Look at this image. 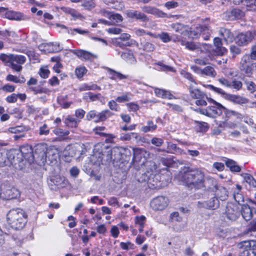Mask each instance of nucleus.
<instances>
[{"label": "nucleus", "instance_id": "c756f323", "mask_svg": "<svg viewBox=\"0 0 256 256\" xmlns=\"http://www.w3.org/2000/svg\"><path fill=\"white\" fill-rule=\"evenodd\" d=\"M216 76V72L213 67L211 66H206L202 68V76L214 78Z\"/></svg>", "mask_w": 256, "mask_h": 256}, {"label": "nucleus", "instance_id": "6e6d98bb", "mask_svg": "<svg viewBox=\"0 0 256 256\" xmlns=\"http://www.w3.org/2000/svg\"><path fill=\"white\" fill-rule=\"evenodd\" d=\"M241 244L240 250V256H250L249 248L244 246V242H242Z\"/></svg>", "mask_w": 256, "mask_h": 256}, {"label": "nucleus", "instance_id": "ddd939ff", "mask_svg": "<svg viewBox=\"0 0 256 256\" xmlns=\"http://www.w3.org/2000/svg\"><path fill=\"white\" fill-rule=\"evenodd\" d=\"M86 150L85 144H80L67 146L65 149V152L66 151L69 152L68 154L69 157H73L76 155L81 156L85 154Z\"/></svg>", "mask_w": 256, "mask_h": 256}, {"label": "nucleus", "instance_id": "603ef678", "mask_svg": "<svg viewBox=\"0 0 256 256\" xmlns=\"http://www.w3.org/2000/svg\"><path fill=\"white\" fill-rule=\"evenodd\" d=\"M130 94L126 92L125 94L116 98V101L118 102H124L130 100Z\"/></svg>", "mask_w": 256, "mask_h": 256}, {"label": "nucleus", "instance_id": "7ed1b4c3", "mask_svg": "<svg viewBox=\"0 0 256 256\" xmlns=\"http://www.w3.org/2000/svg\"><path fill=\"white\" fill-rule=\"evenodd\" d=\"M40 148H42L40 151V163L54 164L57 162L60 156L58 148L54 147L50 148L47 149L46 152L44 151L43 147L40 146Z\"/></svg>", "mask_w": 256, "mask_h": 256}, {"label": "nucleus", "instance_id": "6ab92c4d", "mask_svg": "<svg viewBox=\"0 0 256 256\" xmlns=\"http://www.w3.org/2000/svg\"><path fill=\"white\" fill-rule=\"evenodd\" d=\"M252 34L247 32L245 33H241L238 34L236 39V43L238 45H243L247 44L252 40Z\"/></svg>", "mask_w": 256, "mask_h": 256}, {"label": "nucleus", "instance_id": "f704fd0d", "mask_svg": "<svg viewBox=\"0 0 256 256\" xmlns=\"http://www.w3.org/2000/svg\"><path fill=\"white\" fill-rule=\"evenodd\" d=\"M147 125L141 128V131L146 133L149 132H153L157 128V125L154 124L152 120H148L146 122Z\"/></svg>", "mask_w": 256, "mask_h": 256}, {"label": "nucleus", "instance_id": "4468645a", "mask_svg": "<svg viewBox=\"0 0 256 256\" xmlns=\"http://www.w3.org/2000/svg\"><path fill=\"white\" fill-rule=\"evenodd\" d=\"M26 61V58L22 55L14 54L10 65L11 68L16 72H20L22 69V64Z\"/></svg>", "mask_w": 256, "mask_h": 256}, {"label": "nucleus", "instance_id": "69168bd1", "mask_svg": "<svg viewBox=\"0 0 256 256\" xmlns=\"http://www.w3.org/2000/svg\"><path fill=\"white\" fill-rule=\"evenodd\" d=\"M148 184L149 188L152 189H160L162 186L160 182H156L154 184L152 183L150 178L148 180Z\"/></svg>", "mask_w": 256, "mask_h": 256}, {"label": "nucleus", "instance_id": "864d4df0", "mask_svg": "<svg viewBox=\"0 0 256 256\" xmlns=\"http://www.w3.org/2000/svg\"><path fill=\"white\" fill-rule=\"evenodd\" d=\"M58 104L64 108H69L72 103V102L66 101L63 96L58 98Z\"/></svg>", "mask_w": 256, "mask_h": 256}, {"label": "nucleus", "instance_id": "a18cd8bd", "mask_svg": "<svg viewBox=\"0 0 256 256\" xmlns=\"http://www.w3.org/2000/svg\"><path fill=\"white\" fill-rule=\"evenodd\" d=\"M14 55V54H0V60L6 64L9 63L10 65Z\"/></svg>", "mask_w": 256, "mask_h": 256}, {"label": "nucleus", "instance_id": "bf43d9fd", "mask_svg": "<svg viewBox=\"0 0 256 256\" xmlns=\"http://www.w3.org/2000/svg\"><path fill=\"white\" fill-rule=\"evenodd\" d=\"M208 88L212 90L214 92H215L220 94L222 96H223L224 98L226 94H228L226 93L222 89L216 87L210 84L208 85Z\"/></svg>", "mask_w": 256, "mask_h": 256}, {"label": "nucleus", "instance_id": "393cba45", "mask_svg": "<svg viewBox=\"0 0 256 256\" xmlns=\"http://www.w3.org/2000/svg\"><path fill=\"white\" fill-rule=\"evenodd\" d=\"M64 122L66 126L70 128H76L78 127L80 120L69 115L64 118Z\"/></svg>", "mask_w": 256, "mask_h": 256}, {"label": "nucleus", "instance_id": "dca6fc26", "mask_svg": "<svg viewBox=\"0 0 256 256\" xmlns=\"http://www.w3.org/2000/svg\"><path fill=\"white\" fill-rule=\"evenodd\" d=\"M220 206V202L216 196H214L208 201L203 202H198L197 204L198 208H205L209 210H216Z\"/></svg>", "mask_w": 256, "mask_h": 256}, {"label": "nucleus", "instance_id": "e433bc0d", "mask_svg": "<svg viewBox=\"0 0 256 256\" xmlns=\"http://www.w3.org/2000/svg\"><path fill=\"white\" fill-rule=\"evenodd\" d=\"M6 81L12 82L16 84H22L24 83L25 82V79L24 77H22L20 78L18 76L11 74H8L6 76Z\"/></svg>", "mask_w": 256, "mask_h": 256}, {"label": "nucleus", "instance_id": "9b49d317", "mask_svg": "<svg viewBox=\"0 0 256 256\" xmlns=\"http://www.w3.org/2000/svg\"><path fill=\"white\" fill-rule=\"evenodd\" d=\"M106 146L104 144L98 143L94 146L93 154L91 156V160L96 164H100L102 162L104 154V150Z\"/></svg>", "mask_w": 256, "mask_h": 256}, {"label": "nucleus", "instance_id": "4d7b16f0", "mask_svg": "<svg viewBox=\"0 0 256 256\" xmlns=\"http://www.w3.org/2000/svg\"><path fill=\"white\" fill-rule=\"evenodd\" d=\"M120 246L122 250H132L134 248V244L130 242H121Z\"/></svg>", "mask_w": 256, "mask_h": 256}, {"label": "nucleus", "instance_id": "79ce46f5", "mask_svg": "<svg viewBox=\"0 0 256 256\" xmlns=\"http://www.w3.org/2000/svg\"><path fill=\"white\" fill-rule=\"evenodd\" d=\"M100 97V94L99 93L94 94L90 92L86 93L84 96V98L85 100L90 99L91 101H96L99 100Z\"/></svg>", "mask_w": 256, "mask_h": 256}, {"label": "nucleus", "instance_id": "aec40b11", "mask_svg": "<svg viewBox=\"0 0 256 256\" xmlns=\"http://www.w3.org/2000/svg\"><path fill=\"white\" fill-rule=\"evenodd\" d=\"M215 195L221 200H226L228 196V192L227 190L222 186H216Z\"/></svg>", "mask_w": 256, "mask_h": 256}, {"label": "nucleus", "instance_id": "8fccbe9b", "mask_svg": "<svg viewBox=\"0 0 256 256\" xmlns=\"http://www.w3.org/2000/svg\"><path fill=\"white\" fill-rule=\"evenodd\" d=\"M134 32L136 35L138 36H143L144 34H148L153 36L154 34L150 32H146L145 30L140 28H135L134 30Z\"/></svg>", "mask_w": 256, "mask_h": 256}, {"label": "nucleus", "instance_id": "bb28decb", "mask_svg": "<svg viewBox=\"0 0 256 256\" xmlns=\"http://www.w3.org/2000/svg\"><path fill=\"white\" fill-rule=\"evenodd\" d=\"M134 224L138 228L140 232H142L146 222V218L144 216H136L134 218Z\"/></svg>", "mask_w": 256, "mask_h": 256}, {"label": "nucleus", "instance_id": "49530a36", "mask_svg": "<svg viewBox=\"0 0 256 256\" xmlns=\"http://www.w3.org/2000/svg\"><path fill=\"white\" fill-rule=\"evenodd\" d=\"M139 134L136 132H130L125 134L123 139L126 140H139Z\"/></svg>", "mask_w": 256, "mask_h": 256}, {"label": "nucleus", "instance_id": "423d86ee", "mask_svg": "<svg viewBox=\"0 0 256 256\" xmlns=\"http://www.w3.org/2000/svg\"><path fill=\"white\" fill-rule=\"evenodd\" d=\"M170 202L168 197L160 196L152 198L150 202V207L154 211H162L164 210Z\"/></svg>", "mask_w": 256, "mask_h": 256}, {"label": "nucleus", "instance_id": "cd10ccee", "mask_svg": "<svg viewBox=\"0 0 256 256\" xmlns=\"http://www.w3.org/2000/svg\"><path fill=\"white\" fill-rule=\"evenodd\" d=\"M224 114L228 118H230L234 117L236 120H240L243 118V116L240 112L232 110H228L226 108H225Z\"/></svg>", "mask_w": 256, "mask_h": 256}, {"label": "nucleus", "instance_id": "72a5a7b5", "mask_svg": "<svg viewBox=\"0 0 256 256\" xmlns=\"http://www.w3.org/2000/svg\"><path fill=\"white\" fill-rule=\"evenodd\" d=\"M202 26H200L199 27H197L196 30H192L190 28H188V30L186 32L185 36H188V37L192 38H198L202 34L200 28Z\"/></svg>", "mask_w": 256, "mask_h": 256}, {"label": "nucleus", "instance_id": "4be33fe9", "mask_svg": "<svg viewBox=\"0 0 256 256\" xmlns=\"http://www.w3.org/2000/svg\"><path fill=\"white\" fill-rule=\"evenodd\" d=\"M219 34L226 42H232L234 39V34L228 29L221 28L219 30Z\"/></svg>", "mask_w": 256, "mask_h": 256}, {"label": "nucleus", "instance_id": "2f4dec72", "mask_svg": "<svg viewBox=\"0 0 256 256\" xmlns=\"http://www.w3.org/2000/svg\"><path fill=\"white\" fill-rule=\"evenodd\" d=\"M244 246L249 248L250 256H256V241H245Z\"/></svg>", "mask_w": 256, "mask_h": 256}, {"label": "nucleus", "instance_id": "13d9d810", "mask_svg": "<svg viewBox=\"0 0 256 256\" xmlns=\"http://www.w3.org/2000/svg\"><path fill=\"white\" fill-rule=\"evenodd\" d=\"M167 106H168V110H173L174 112H180L182 111V106L178 104L168 103Z\"/></svg>", "mask_w": 256, "mask_h": 256}, {"label": "nucleus", "instance_id": "473e14b6", "mask_svg": "<svg viewBox=\"0 0 256 256\" xmlns=\"http://www.w3.org/2000/svg\"><path fill=\"white\" fill-rule=\"evenodd\" d=\"M172 27L176 32L184 36L186 35V32L188 29V26L179 23L172 24Z\"/></svg>", "mask_w": 256, "mask_h": 256}, {"label": "nucleus", "instance_id": "39448f33", "mask_svg": "<svg viewBox=\"0 0 256 256\" xmlns=\"http://www.w3.org/2000/svg\"><path fill=\"white\" fill-rule=\"evenodd\" d=\"M224 214L228 220L232 221L236 220L240 216V204L228 202Z\"/></svg>", "mask_w": 256, "mask_h": 256}, {"label": "nucleus", "instance_id": "a878e982", "mask_svg": "<svg viewBox=\"0 0 256 256\" xmlns=\"http://www.w3.org/2000/svg\"><path fill=\"white\" fill-rule=\"evenodd\" d=\"M6 17L11 20H24V16L20 12L10 10L6 13Z\"/></svg>", "mask_w": 256, "mask_h": 256}, {"label": "nucleus", "instance_id": "de8ad7c7", "mask_svg": "<svg viewBox=\"0 0 256 256\" xmlns=\"http://www.w3.org/2000/svg\"><path fill=\"white\" fill-rule=\"evenodd\" d=\"M110 20H111V22L112 24L122 22L123 20V18L120 14L113 12L112 16L110 17Z\"/></svg>", "mask_w": 256, "mask_h": 256}, {"label": "nucleus", "instance_id": "c03bdc74", "mask_svg": "<svg viewBox=\"0 0 256 256\" xmlns=\"http://www.w3.org/2000/svg\"><path fill=\"white\" fill-rule=\"evenodd\" d=\"M252 60V59L248 54L244 55L241 58L240 67L251 64L253 63Z\"/></svg>", "mask_w": 256, "mask_h": 256}, {"label": "nucleus", "instance_id": "052dcab7", "mask_svg": "<svg viewBox=\"0 0 256 256\" xmlns=\"http://www.w3.org/2000/svg\"><path fill=\"white\" fill-rule=\"evenodd\" d=\"M83 2L82 6L87 8L88 9H91L95 7L96 4L94 0H82Z\"/></svg>", "mask_w": 256, "mask_h": 256}, {"label": "nucleus", "instance_id": "5fc2aeb1", "mask_svg": "<svg viewBox=\"0 0 256 256\" xmlns=\"http://www.w3.org/2000/svg\"><path fill=\"white\" fill-rule=\"evenodd\" d=\"M86 69L84 66H80L77 68L75 70V74L78 78H82L86 72Z\"/></svg>", "mask_w": 256, "mask_h": 256}, {"label": "nucleus", "instance_id": "3c124183", "mask_svg": "<svg viewBox=\"0 0 256 256\" xmlns=\"http://www.w3.org/2000/svg\"><path fill=\"white\" fill-rule=\"evenodd\" d=\"M50 130L48 126L44 124L42 126H40L38 130V134L40 136H47L50 133Z\"/></svg>", "mask_w": 256, "mask_h": 256}, {"label": "nucleus", "instance_id": "774afa93", "mask_svg": "<svg viewBox=\"0 0 256 256\" xmlns=\"http://www.w3.org/2000/svg\"><path fill=\"white\" fill-rule=\"evenodd\" d=\"M15 88L16 86H14L7 84L4 85L1 89L6 92H12L14 91Z\"/></svg>", "mask_w": 256, "mask_h": 256}, {"label": "nucleus", "instance_id": "f3484780", "mask_svg": "<svg viewBox=\"0 0 256 256\" xmlns=\"http://www.w3.org/2000/svg\"><path fill=\"white\" fill-rule=\"evenodd\" d=\"M224 98L226 100L236 104L243 105L248 104L249 102L248 100L245 97L242 96L240 95L230 94H226Z\"/></svg>", "mask_w": 256, "mask_h": 256}, {"label": "nucleus", "instance_id": "20e7f679", "mask_svg": "<svg viewBox=\"0 0 256 256\" xmlns=\"http://www.w3.org/2000/svg\"><path fill=\"white\" fill-rule=\"evenodd\" d=\"M208 100L210 102H212L213 105L208 107L206 109L198 108L196 110L202 114L212 118H216L217 116H220L222 114V110H225L226 108L211 98Z\"/></svg>", "mask_w": 256, "mask_h": 256}, {"label": "nucleus", "instance_id": "58836bf2", "mask_svg": "<svg viewBox=\"0 0 256 256\" xmlns=\"http://www.w3.org/2000/svg\"><path fill=\"white\" fill-rule=\"evenodd\" d=\"M100 90L101 88L100 86H98L96 84H92L91 85H88L87 84H84L81 86L79 90L80 92L82 91H85V90Z\"/></svg>", "mask_w": 256, "mask_h": 256}, {"label": "nucleus", "instance_id": "0eeeda50", "mask_svg": "<svg viewBox=\"0 0 256 256\" xmlns=\"http://www.w3.org/2000/svg\"><path fill=\"white\" fill-rule=\"evenodd\" d=\"M112 112L108 110L97 112L94 110H92L88 112L86 118L87 120H93L95 122H104L112 116Z\"/></svg>", "mask_w": 256, "mask_h": 256}, {"label": "nucleus", "instance_id": "f03ea898", "mask_svg": "<svg viewBox=\"0 0 256 256\" xmlns=\"http://www.w3.org/2000/svg\"><path fill=\"white\" fill-rule=\"evenodd\" d=\"M6 220L8 225L16 230L22 229L27 222V214L20 208H13L6 214Z\"/></svg>", "mask_w": 256, "mask_h": 256}, {"label": "nucleus", "instance_id": "b1692460", "mask_svg": "<svg viewBox=\"0 0 256 256\" xmlns=\"http://www.w3.org/2000/svg\"><path fill=\"white\" fill-rule=\"evenodd\" d=\"M241 214L243 218L246 221L250 220L252 216V208L246 204H244L240 206Z\"/></svg>", "mask_w": 256, "mask_h": 256}, {"label": "nucleus", "instance_id": "e2e57ef3", "mask_svg": "<svg viewBox=\"0 0 256 256\" xmlns=\"http://www.w3.org/2000/svg\"><path fill=\"white\" fill-rule=\"evenodd\" d=\"M70 15L72 18V19L74 20L77 19L82 20L84 18L83 16H82L74 8H72Z\"/></svg>", "mask_w": 256, "mask_h": 256}, {"label": "nucleus", "instance_id": "a211bd4d", "mask_svg": "<svg viewBox=\"0 0 256 256\" xmlns=\"http://www.w3.org/2000/svg\"><path fill=\"white\" fill-rule=\"evenodd\" d=\"M126 14L128 17L132 19L140 20L143 22L148 21V16L144 13L135 10H128L126 12Z\"/></svg>", "mask_w": 256, "mask_h": 256}, {"label": "nucleus", "instance_id": "c9c22d12", "mask_svg": "<svg viewBox=\"0 0 256 256\" xmlns=\"http://www.w3.org/2000/svg\"><path fill=\"white\" fill-rule=\"evenodd\" d=\"M225 162L226 166L229 168L231 171L234 172H240V168L236 164V162L234 160L227 159Z\"/></svg>", "mask_w": 256, "mask_h": 256}, {"label": "nucleus", "instance_id": "412c9836", "mask_svg": "<svg viewBox=\"0 0 256 256\" xmlns=\"http://www.w3.org/2000/svg\"><path fill=\"white\" fill-rule=\"evenodd\" d=\"M51 182H52L58 188H64L68 184V181L64 177L59 176H55L51 180Z\"/></svg>", "mask_w": 256, "mask_h": 256}, {"label": "nucleus", "instance_id": "9d476101", "mask_svg": "<svg viewBox=\"0 0 256 256\" xmlns=\"http://www.w3.org/2000/svg\"><path fill=\"white\" fill-rule=\"evenodd\" d=\"M41 149L40 147L36 148L34 154L32 146L28 144L22 146L20 148L23 158L30 162H33L36 158H39V156H38V154Z\"/></svg>", "mask_w": 256, "mask_h": 256}, {"label": "nucleus", "instance_id": "0e129e2a", "mask_svg": "<svg viewBox=\"0 0 256 256\" xmlns=\"http://www.w3.org/2000/svg\"><path fill=\"white\" fill-rule=\"evenodd\" d=\"M158 37L160 38L164 42H168L171 40V38L167 32H162L158 34Z\"/></svg>", "mask_w": 256, "mask_h": 256}, {"label": "nucleus", "instance_id": "f8f14e48", "mask_svg": "<svg viewBox=\"0 0 256 256\" xmlns=\"http://www.w3.org/2000/svg\"><path fill=\"white\" fill-rule=\"evenodd\" d=\"M38 49L44 53L58 52L62 50L63 48L57 42L44 43L38 46Z\"/></svg>", "mask_w": 256, "mask_h": 256}, {"label": "nucleus", "instance_id": "2eb2a0df", "mask_svg": "<svg viewBox=\"0 0 256 256\" xmlns=\"http://www.w3.org/2000/svg\"><path fill=\"white\" fill-rule=\"evenodd\" d=\"M148 156V153L144 148H133V158L132 160L135 162H142V164H144Z\"/></svg>", "mask_w": 256, "mask_h": 256}, {"label": "nucleus", "instance_id": "338daca9", "mask_svg": "<svg viewBox=\"0 0 256 256\" xmlns=\"http://www.w3.org/2000/svg\"><path fill=\"white\" fill-rule=\"evenodd\" d=\"M181 74L186 79L194 83V84H196V82L194 76L190 73L184 71L181 72Z\"/></svg>", "mask_w": 256, "mask_h": 256}, {"label": "nucleus", "instance_id": "c85d7f7f", "mask_svg": "<svg viewBox=\"0 0 256 256\" xmlns=\"http://www.w3.org/2000/svg\"><path fill=\"white\" fill-rule=\"evenodd\" d=\"M142 10L148 14H154L159 17H162L165 15L164 13L160 11L158 8L150 6L144 7Z\"/></svg>", "mask_w": 256, "mask_h": 256}, {"label": "nucleus", "instance_id": "ea45409f", "mask_svg": "<svg viewBox=\"0 0 256 256\" xmlns=\"http://www.w3.org/2000/svg\"><path fill=\"white\" fill-rule=\"evenodd\" d=\"M181 150L176 146V144L171 142H168L166 152L168 153H178L180 152Z\"/></svg>", "mask_w": 256, "mask_h": 256}, {"label": "nucleus", "instance_id": "09e8293b", "mask_svg": "<svg viewBox=\"0 0 256 256\" xmlns=\"http://www.w3.org/2000/svg\"><path fill=\"white\" fill-rule=\"evenodd\" d=\"M53 132L56 136L62 137H65L68 136L70 132L68 130H65L60 128H56L54 130Z\"/></svg>", "mask_w": 256, "mask_h": 256}, {"label": "nucleus", "instance_id": "5701e85b", "mask_svg": "<svg viewBox=\"0 0 256 256\" xmlns=\"http://www.w3.org/2000/svg\"><path fill=\"white\" fill-rule=\"evenodd\" d=\"M214 43L216 47L215 52L218 55L222 56L227 52L226 49L222 46V40L219 38H215Z\"/></svg>", "mask_w": 256, "mask_h": 256}, {"label": "nucleus", "instance_id": "4c0bfd02", "mask_svg": "<svg viewBox=\"0 0 256 256\" xmlns=\"http://www.w3.org/2000/svg\"><path fill=\"white\" fill-rule=\"evenodd\" d=\"M253 63L250 65H246L244 66L240 67V70L244 72L246 76H251L253 73Z\"/></svg>", "mask_w": 256, "mask_h": 256}, {"label": "nucleus", "instance_id": "7c9ffc66", "mask_svg": "<svg viewBox=\"0 0 256 256\" xmlns=\"http://www.w3.org/2000/svg\"><path fill=\"white\" fill-rule=\"evenodd\" d=\"M56 26L58 27H60L62 28H64L67 30L68 33L71 34L72 35L75 34L76 32H77L80 34H88V30H82L80 28H70L68 29V28L64 24H56Z\"/></svg>", "mask_w": 256, "mask_h": 256}, {"label": "nucleus", "instance_id": "680f3d73", "mask_svg": "<svg viewBox=\"0 0 256 256\" xmlns=\"http://www.w3.org/2000/svg\"><path fill=\"white\" fill-rule=\"evenodd\" d=\"M245 84L246 86L247 90L250 91L251 94H252V93L256 90V84L250 80L246 81Z\"/></svg>", "mask_w": 256, "mask_h": 256}, {"label": "nucleus", "instance_id": "6e6552de", "mask_svg": "<svg viewBox=\"0 0 256 256\" xmlns=\"http://www.w3.org/2000/svg\"><path fill=\"white\" fill-rule=\"evenodd\" d=\"M189 92L190 96L194 99H196V104L198 106H206L207 102L206 100H208L206 95L198 88H194L190 85L189 86Z\"/></svg>", "mask_w": 256, "mask_h": 256}, {"label": "nucleus", "instance_id": "a19ab883", "mask_svg": "<svg viewBox=\"0 0 256 256\" xmlns=\"http://www.w3.org/2000/svg\"><path fill=\"white\" fill-rule=\"evenodd\" d=\"M201 36H202L204 40H208L209 39L210 36L211 34V31L210 30L208 27L206 26H202L200 28Z\"/></svg>", "mask_w": 256, "mask_h": 256}, {"label": "nucleus", "instance_id": "f257e3e1", "mask_svg": "<svg viewBox=\"0 0 256 256\" xmlns=\"http://www.w3.org/2000/svg\"><path fill=\"white\" fill-rule=\"evenodd\" d=\"M204 172L200 170L184 168L179 172L176 178L190 188L200 189L204 186Z\"/></svg>", "mask_w": 256, "mask_h": 256}, {"label": "nucleus", "instance_id": "37998d69", "mask_svg": "<svg viewBox=\"0 0 256 256\" xmlns=\"http://www.w3.org/2000/svg\"><path fill=\"white\" fill-rule=\"evenodd\" d=\"M243 176L246 182L250 186L256 188V180L252 176L248 174H244Z\"/></svg>", "mask_w": 256, "mask_h": 256}, {"label": "nucleus", "instance_id": "1a4fd4ad", "mask_svg": "<svg viewBox=\"0 0 256 256\" xmlns=\"http://www.w3.org/2000/svg\"><path fill=\"white\" fill-rule=\"evenodd\" d=\"M18 195V191L10 185L4 184L1 186L0 197L3 200L13 199L16 198Z\"/></svg>", "mask_w": 256, "mask_h": 256}]
</instances>
